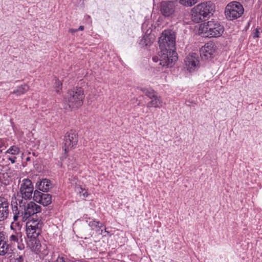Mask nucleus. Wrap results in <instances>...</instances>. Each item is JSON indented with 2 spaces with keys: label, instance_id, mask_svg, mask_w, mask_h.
I'll return each mask as SVG.
<instances>
[{
  "label": "nucleus",
  "instance_id": "obj_1",
  "mask_svg": "<svg viewBox=\"0 0 262 262\" xmlns=\"http://www.w3.org/2000/svg\"><path fill=\"white\" fill-rule=\"evenodd\" d=\"M84 95L81 88L69 91L64 98V108H78L83 104Z\"/></svg>",
  "mask_w": 262,
  "mask_h": 262
},
{
  "label": "nucleus",
  "instance_id": "obj_2",
  "mask_svg": "<svg viewBox=\"0 0 262 262\" xmlns=\"http://www.w3.org/2000/svg\"><path fill=\"white\" fill-rule=\"evenodd\" d=\"M199 31L202 33L206 34V36L217 37L222 35L224 28L217 21L212 19L211 20L201 24Z\"/></svg>",
  "mask_w": 262,
  "mask_h": 262
},
{
  "label": "nucleus",
  "instance_id": "obj_3",
  "mask_svg": "<svg viewBox=\"0 0 262 262\" xmlns=\"http://www.w3.org/2000/svg\"><path fill=\"white\" fill-rule=\"evenodd\" d=\"M160 50H170L176 51V34L174 31L164 30L159 39Z\"/></svg>",
  "mask_w": 262,
  "mask_h": 262
},
{
  "label": "nucleus",
  "instance_id": "obj_4",
  "mask_svg": "<svg viewBox=\"0 0 262 262\" xmlns=\"http://www.w3.org/2000/svg\"><path fill=\"white\" fill-rule=\"evenodd\" d=\"M215 12V5L211 2L202 3L192 9V15L196 16H211Z\"/></svg>",
  "mask_w": 262,
  "mask_h": 262
},
{
  "label": "nucleus",
  "instance_id": "obj_5",
  "mask_svg": "<svg viewBox=\"0 0 262 262\" xmlns=\"http://www.w3.org/2000/svg\"><path fill=\"white\" fill-rule=\"evenodd\" d=\"M160 64L166 68L172 67L178 60L176 51L161 50L159 53Z\"/></svg>",
  "mask_w": 262,
  "mask_h": 262
},
{
  "label": "nucleus",
  "instance_id": "obj_6",
  "mask_svg": "<svg viewBox=\"0 0 262 262\" xmlns=\"http://www.w3.org/2000/svg\"><path fill=\"white\" fill-rule=\"evenodd\" d=\"M18 202L19 207L24 210L23 219H25V220L32 216L37 217L36 215H34L40 212L41 210V207L34 202H30L27 204V206H26L27 202H25L23 199L18 200Z\"/></svg>",
  "mask_w": 262,
  "mask_h": 262
},
{
  "label": "nucleus",
  "instance_id": "obj_7",
  "mask_svg": "<svg viewBox=\"0 0 262 262\" xmlns=\"http://www.w3.org/2000/svg\"><path fill=\"white\" fill-rule=\"evenodd\" d=\"M26 227L28 236H38L41 232L42 223L40 219L32 216L29 217Z\"/></svg>",
  "mask_w": 262,
  "mask_h": 262
},
{
  "label": "nucleus",
  "instance_id": "obj_8",
  "mask_svg": "<svg viewBox=\"0 0 262 262\" xmlns=\"http://www.w3.org/2000/svg\"><path fill=\"white\" fill-rule=\"evenodd\" d=\"M244 12V8L239 2H233L227 5L225 14L226 16H242Z\"/></svg>",
  "mask_w": 262,
  "mask_h": 262
},
{
  "label": "nucleus",
  "instance_id": "obj_9",
  "mask_svg": "<svg viewBox=\"0 0 262 262\" xmlns=\"http://www.w3.org/2000/svg\"><path fill=\"white\" fill-rule=\"evenodd\" d=\"M33 190L34 187L31 181L29 179H24L20 186L21 199L26 201L31 199Z\"/></svg>",
  "mask_w": 262,
  "mask_h": 262
},
{
  "label": "nucleus",
  "instance_id": "obj_10",
  "mask_svg": "<svg viewBox=\"0 0 262 262\" xmlns=\"http://www.w3.org/2000/svg\"><path fill=\"white\" fill-rule=\"evenodd\" d=\"M78 135L75 130H71L66 134L63 141L65 153L68 152L70 148L75 147L78 142Z\"/></svg>",
  "mask_w": 262,
  "mask_h": 262
},
{
  "label": "nucleus",
  "instance_id": "obj_11",
  "mask_svg": "<svg viewBox=\"0 0 262 262\" xmlns=\"http://www.w3.org/2000/svg\"><path fill=\"white\" fill-rule=\"evenodd\" d=\"M215 52L214 43L209 42L206 43L200 50L201 58L202 60H208L213 57Z\"/></svg>",
  "mask_w": 262,
  "mask_h": 262
},
{
  "label": "nucleus",
  "instance_id": "obj_12",
  "mask_svg": "<svg viewBox=\"0 0 262 262\" xmlns=\"http://www.w3.org/2000/svg\"><path fill=\"white\" fill-rule=\"evenodd\" d=\"M33 200L44 206H47L52 202V196L49 194L43 193L37 190L34 191Z\"/></svg>",
  "mask_w": 262,
  "mask_h": 262
},
{
  "label": "nucleus",
  "instance_id": "obj_13",
  "mask_svg": "<svg viewBox=\"0 0 262 262\" xmlns=\"http://www.w3.org/2000/svg\"><path fill=\"white\" fill-rule=\"evenodd\" d=\"M11 250V246L8 243L7 236L4 232H0V255H5Z\"/></svg>",
  "mask_w": 262,
  "mask_h": 262
},
{
  "label": "nucleus",
  "instance_id": "obj_14",
  "mask_svg": "<svg viewBox=\"0 0 262 262\" xmlns=\"http://www.w3.org/2000/svg\"><path fill=\"white\" fill-rule=\"evenodd\" d=\"M9 203L8 200L0 196V222L5 220L9 213Z\"/></svg>",
  "mask_w": 262,
  "mask_h": 262
},
{
  "label": "nucleus",
  "instance_id": "obj_15",
  "mask_svg": "<svg viewBox=\"0 0 262 262\" xmlns=\"http://www.w3.org/2000/svg\"><path fill=\"white\" fill-rule=\"evenodd\" d=\"M161 11L164 16H170L174 12V4L170 2H163L161 4Z\"/></svg>",
  "mask_w": 262,
  "mask_h": 262
},
{
  "label": "nucleus",
  "instance_id": "obj_16",
  "mask_svg": "<svg viewBox=\"0 0 262 262\" xmlns=\"http://www.w3.org/2000/svg\"><path fill=\"white\" fill-rule=\"evenodd\" d=\"M30 240L28 242V245L31 250L36 253L40 252L41 245L40 241L37 239L38 236H28Z\"/></svg>",
  "mask_w": 262,
  "mask_h": 262
},
{
  "label": "nucleus",
  "instance_id": "obj_17",
  "mask_svg": "<svg viewBox=\"0 0 262 262\" xmlns=\"http://www.w3.org/2000/svg\"><path fill=\"white\" fill-rule=\"evenodd\" d=\"M52 187L53 185L51 181L47 179H42L36 183L37 188L43 192L48 191Z\"/></svg>",
  "mask_w": 262,
  "mask_h": 262
},
{
  "label": "nucleus",
  "instance_id": "obj_18",
  "mask_svg": "<svg viewBox=\"0 0 262 262\" xmlns=\"http://www.w3.org/2000/svg\"><path fill=\"white\" fill-rule=\"evenodd\" d=\"M198 57L195 53L188 56L185 59L186 65L190 69L196 67L199 63Z\"/></svg>",
  "mask_w": 262,
  "mask_h": 262
},
{
  "label": "nucleus",
  "instance_id": "obj_19",
  "mask_svg": "<svg viewBox=\"0 0 262 262\" xmlns=\"http://www.w3.org/2000/svg\"><path fill=\"white\" fill-rule=\"evenodd\" d=\"M151 100L147 103V107H155L160 108L162 106L163 101L160 96H159L158 94L155 95L154 98L150 99Z\"/></svg>",
  "mask_w": 262,
  "mask_h": 262
},
{
  "label": "nucleus",
  "instance_id": "obj_20",
  "mask_svg": "<svg viewBox=\"0 0 262 262\" xmlns=\"http://www.w3.org/2000/svg\"><path fill=\"white\" fill-rule=\"evenodd\" d=\"M154 38L150 35H145L140 40L139 44L142 46H149L153 42Z\"/></svg>",
  "mask_w": 262,
  "mask_h": 262
},
{
  "label": "nucleus",
  "instance_id": "obj_21",
  "mask_svg": "<svg viewBox=\"0 0 262 262\" xmlns=\"http://www.w3.org/2000/svg\"><path fill=\"white\" fill-rule=\"evenodd\" d=\"M140 90L149 99L154 98V96L157 94L156 91L151 89L143 88H141Z\"/></svg>",
  "mask_w": 262,
  "mask_h": 262
},
{
  "label": "nucleus",
  "instance_id": "obj_22",
  "mask_svg": "<svg viewBox=\"0 0 262 262\" xmlns=\"http://www.w3.org/2000/svg\"><path fill=\"white\" fill-rule=\"evenodd\" d=\"M29 90V86L27 84L21 85L20 86H18L17 90H14L12 93L14 94H16L17 95H20L21 94H24L26 92H27Z\"/></svg>",
  "mask_w": 262,
  "mask_h": 262
},
{
  "label": "nucleus",
  "instance_id": "obj_23",
  "mask_svg": "<svg viewBox=\"0 0 262 262\" xmlns=\"http://www.w3.org/2000/svg\"><path fill=\"white\" fill-rule=\"evenodd\" d=\"M17 205V204L16 202V205H13V204H12V209L13 214L17 215L18 217H22V220L24 221H26L25 219H23V217L24 216V210H18Z\"/></svg>",
  "mask_w": 262,
  "mask_h": 262
},
{
  "label": "nucleus",
  "instance_id": "obj_24",
  "mask_svg": "<svg viewBox=\"0 0 262 262\" xmlns=\"http://www.w3.org/2000/svg\"><path fill=\"white\" fill-rule=\"evenodd\" d=\"M184 17L183 20V22L185 24H189L191 22H193L194 23H199L201 21H203V19L202 17Z\"/></svg>",
  "mask_w": 262,
  "mask_h": 262
},
{
  "label": "nucleus",
  "instance_id": "obj_25",
  "mask_svg": "<svg viewBox=\"0 0 262 262\" xmlns=\"http://www.w3.org/2000/svg\"><path fill=\"white\" fill-rule=\"evenodd\" d=\"M198 0H179V3L182 5L190 7L196 3Z\"/></svg>",
  "mask_w": 262,
  "mask_h": 262
},
{
  "label": "nucleus",
  "instance_id": "obj_26",
  "mask_svg": "<svg viewBox=\"0 0 262 262\" xmlns=\"http://www.w3.org/2000/svg\"><path fill=\"white\" fill-rule=\"evenodd\" d=\"M20 151L19 148L16 146H12L10 147L7 151L6 153L10 154L11 155H17Z\"/></svg>",
  "mask_w": 262,
  "mask_h": 262
},
{
  "label": "nucleus",
  "instance_id": "obj_27",
  "mask_svg": "<svg viewBox=\"0 0 262 262\" xmlns=\"http://www.w3.org/2000/svg\"><path fill=\"white\" fill-rule=\"evenodd\" d=\"M20 232H16L15 234H12L9 237V241L11 243H17L18 242V237L20 236Z\"/></svg>",
  "mask_w": 262,
  "mask_h": 262
},
{
  "label": "nucleus",
  "instance_id": "obj_28",
  "mask_svg": "<svg viewBox=\"0 0 262 262\" xmlns=\"http://www.w3.org/2000/svg\"><path fill=\"white\" fill-rule=\"evenodd\" d=\"M100 222L96 221H93L90 222L89 223V225L93 229H94L95 227H98L99 229H100L102 227L103 225H101L99 226Z\"/></svg>",
  "mask_w": 262,
  "mask_h": 262
},
{
  "label": "nucleus",
  "instance_id": "obj_29",
  "mask_svg": "<svg viewBox=\"0 0 262 262\" xmlns=\"http://www.w3.org/2000/svg\"><path fill=\"white\" fill-rule=\"evenodd\" d=\"M61 85L62 83L58 79H55V88L56 89V91L57 93H59L60 90H61Z\"/></svg>",
  "mask_w": 262,
  "mask_h": 262
},
{
  "label": "nucleus",
  "instance_id": "obj_30",
  "mask_svg": "<svg viewBox=\"0 0 262 262\" xmlns=\"http://www.w3.org/2000/svg\"><path fill=\"white\" fill-rule=\"evenodd\" d=\"M45 262H66L63 257H58L55 261L46 259Z\"/></svg>",
  "mask_w": 262,
  "mask_h": 262
},
{
  "label": "nucleus",
  "instance_id": "obj_31",
  "mask_svg": "<svg viewBox=\"0 0 262 262\" xmlns=\"http://www.w3.org/2000/svg\"><path fill=\"white\" fill-rule=\"evenodd\" d=\"M259 32L258 31V29L257 28L255 29V32L253 33V38L259 37Z\"/></svg>",
  "mask_w": 262,
  "mask_h": 262
},
{
  "label": "nucleus",
  "instance_id": "obj_32",
  "mask_svg": "<svg viewBox=\"0 0 262 262\" xmlns=\"http://www.w3.org/2000/svg\"><path fill=\"white\" fill-rule=\"evenodd\" d=\"M24 257L23 256H19L18 257L15 259V262H23Z\"/></svg>",
  "mask_w": 262,
  "mask_h": 262
},
{
  "label": "nucleus",
  "instance_id": "obj_33",
  "mask_svg": "<svg viewBox=\"0 0 262 262\" xmlns=\"http://www.w3.org/2000/svg\"><path fill=\"white\" fill-rule=\"evenodd\" d=\"M47 254V247L46 245H42V255H45Z\"/></svg>",
  "mask_w": 262,
  "mask_h": 262
},
{
  "label": "nucleus",
  "instance_id": "obj_34",
  "mask_svg": "<svg viewBox=\"0 0 262 262\" xmlns=\"http://www.w3.org/2000/svg\"><path fill=\"white\" fill-rule=\"evenodd\" d=\"M16 159V158L15 157L8 158V160H10L12 163H15Z\"/></svg>",
  "mask_w": 262,
  "mask_h": 262
},
{
  "label": "nucleus",
  "instance_id": "obj_35",
  "mask_svg": "<svg viewBox=\"0 0 262 262\" xmlns=\"http://www.w3.org/2000/svg\"><path fill=\"white\" fill-rule=\"evenodd\" d=\"M77 31H78V30H77V29H69V32H70L72 33H75Z\"/></svg>",
  "mask_w": 262,
  "mask_h": 262
},
{
  "label": "nucleus",
  "instance_id": "obj_36",
  "mask_svg": "<svg viewBox=\"0 0 262 262\" xmlns=\"http://www.w3.org/2000/svg\"><path fill=\"white\" fill-rule=\"evenodd\" d=\"M152 60L155 62H157L158 60H159V57H154L152 58Z\"/></svg>",
  "mask_w": 262,
  "mask_h": 262
},
{
  "label": "nucleus",
  "instance_id": "obj_37",
  "mask_svg": "<svg viewBox=\"0 0 262 262\" xmlns=\"http://www.w3.org/2000/svg\"><path fill=\"white\" fill-rule=\"evenodd\" d=\"M13 218L14 221H17L19 217L16 214H14Z\"/></svg>",
  "mask_w": 262,
  "mask_h": 262
},
{
  "label": "nucleus",
  "instance_id": "obj_38",
  "mask_svg": "<svg viewBox=\"0 0 262 262\" xmlns=\"http://www.w3.org/2000/svg\"><path fill=\"white\" fill-rule=\"evenodd\" d=\"M84 29V27L83 26H80L77 30L78 31H82Z\"/></svg>",
  "mask_w": 262,
  "mask_h": 262
},
{
  "label": "nucleus",
  "instance_id": "obj_39",
  "mask_svg": "<svg viewBox=\"0 0 262 262\" xmlns=\"http://www.w3.org/2000/svg\"><path fill=\"white\" fill-rule=\"evenodd\" d=\"M30 157H27V158H26V161H30Z\"/></svg>",
  "mask_w": 262,
  "mask_h": 262
},
{
  "label": "nucleus",
  "instance_id": "obj_40",
  "mask_svg": "<svg viewBox=\"0 0 262 262\" xmlns=\"http://www.w3.org/2000/svg\"><path fill=\"white\" fill-rule=\"evenodd\" d=\"M233 19H230L229 20H232L234 19V18H236H236H237L238 17H233Z\"/></svg>",
  "mask_w": 262,
  "mask_h": 262
},
{
  "label": "nucleus",
  "instance_id": "obj_41",
  "mask_svg": "<svg viewBox=\"0 0 262 262\" xmlns=\"http://www.w3.org/2000/svg\"><path fill=\"white\" fill-rule=\"evenodd\" d=\"M104 232H106V233H108V231H107L106 230V229H105Z\"/></svg>",
  "mask_w": 262,
  "mask_h": 262
},
{
  "label": "nucleus",
  "instance_id": "obj_42",
  "mask_svg": "<svg viewBox=\"0 0 262 262\" xmlns=\"http://www.w3.org/2000/svg\"><path fill=\"white\" fill-rule=\"evenodd\" d=\"M103 232V230H101V234Z\"/></svg>",
  "mask_w": 262,
  "mask_h": 262
}]
</instances>
